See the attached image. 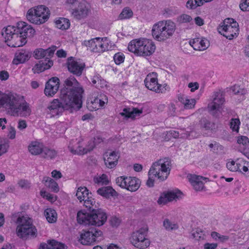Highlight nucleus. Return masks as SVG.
I'll list each match as a JSON object with an SVG mask.
<instances>
[{
    "label": "nucleus",
    "instance_id": "obj_1",
    "mask_svg": "<svg viewBox=\"0 0 249 249\" xmlns=\"http://www.w3.org/2000/svg\"><path fill=\"white\" fill-rule=\"evenodd\" d=\"M59 99H54L48 106L46 111L51 117L59 115L65 110L71 112L79 110L82 107L84 89L73 76H70L64 82Z\"/></svg>",
    "mask_w": 249,
    "mask_h": 249
},
{
    "label": "nucleus",
    "instance_id": "obj_2",
    "mask_svg": "<svg viewBox=\"0 0 249 249\" xmlns=\"http://www.w3.org/2000/svg\"><path fill=\"white\" fill-rule=\"evenodd\" d=\"M171 167V160L168 158L160 159L153 163L148 172V179L146 184L148 187H153L154 185V177L164 180L170 174Z\"/></svg>",
    "mask_w": 249,
    "mask_h": 249
},
{
    "label": "nucleus",
    "instance_id": "obj_3",
    "mask_svg": "<svg viewBox=\"0 0 249 249\" xmlns=\"http://www.w3.org/2000/svg\"><path fill=\"white\" fill-rule=\"evenodd\" d=\"M16 223L18 224L16 229L17 236L23 239L36 238L37 235L36 227L33 224L32 219L27 216H19Z\"/></svg>",
    "mask_w": 249,
    "mask_h": 249
},
{
    "label": "nucleus",
    "instance_id": "obj_4",
    "mask_svg": "<svg viewBox=\"0 0 249 249\" xmlns=\"http://www.w3.org/2000/svg\"><path fill=\"white\" fill-rule=\"evenodd\" d=\"M129 51L140 56H150L155 51L156 46L154 42L146 38L133 40L128 45Z\"/></svg>",
    "mask_w": 249,
    "mask_h": 249
},
{
    "label": "nucleus",
    "instance_id": "obj_5",
    "mask_svg": "<svg viewBox=\"0 0 249 249\" xmlns=\"http://www.w3.org/2000/svg\"><path fill=\"white\" fill-rule=\"evenodd\" d=\"M176 29L175 23L171 20L159 21L152 28V36L158 41H164L172 36Z\"/></svg>",
    "mask_w": 249,
    "mask_h": 249
},
{
    "label": "nucleus",
    "instance_id": "obj_6",
    "mask_svg": "<svg viewBox=\"0 0 249 249\" xmlns=\"http://www.w3.org/2000/svg\"><path fill=\"white\" fill-rule=\"evenodd\" d=\"M103 239V232L96 227H90L83 230L78 238V241L84 245L98 242Z\"/></svg>",
    "mask_w": 249,
    "mask_h": 249
},
{
    "label": "nucleus",
    "instance_id": "obj_7",
    "mask_svg": "<svg viewBox=\"0 0 249 249\" xmlns=\"http://www.w3.org/2000/svg\"><path fill=\"white\" fill-rule=\"evenodd\" d=\"M147 230V228H142L133 232L130 238L131 243L136 248L140 249L149 247L150 242L146 238Z\"/></svg>",
    "mask_w": 249,
    "mask_h": 249
},
{
    "label": "nucleus",
    "instance_id": "obj_8",
    "mask_svg": "<svg viewBox=\"0 0 249 249\" xmlns=\"http://www.w3.org/2000/svg\"><path fill=\"white\" fill-rule=\"evenodd\" d=\"M87 46L88 49L94 53H102L111 49L107 37H96L89 40H85L82 43Z\"/></svg>",
    "mask_w": 249,
    "mask_h": 249
},
{
    "label": "nucleus",
    "instance_id": "obj_9",
    "mask_svg": "<svg viewBox=\"0 0 249 249\" xmlns=\"http://www.w3.org/2000/svg\"><path fill=\"white\" fill-rule=\"evenodd\" d=\"M88 207L90 211V225L100 227L103 225L107 220L106 213L102 209H96L94 205Z\"/></svg>",
    "mask_w": 249,
    "mask_h": 249
},
{
    "label": "nucleus",
    "instance_id": "obj_10",
    "mask_svg": "<svg viewBox=\"0 0 249 249\" xmlns=\"http://www.w3.org/2000/svg\"><path fill=\"white\" fill-rule=\"evenodd\" d=\"M157 73L152 72L148 74L144 80L145 87L149 90L157 93H164L169 87L167 85L163 86L158 83Z\"/></svg>",
    "mask_w": 249,
    "mask_h": 249
},
{
    "label": "nucleus",
    "instance_id": "obj_11",
    "mask_svg": "<svg viewBox=\"0 0 249 249\" xmlns=\"http://www.w3.org/2000/svg\"><path fill=\"white\" fill-rule=\"evenodd\" d=\"M213 101L208 104V109L210 113L217 118L220 113V109L225 102L224 96L220 91L214 92L213 95Z\"/></svg>",
    "mask_w": 249,
    "mask_h": 249
},
{
    "label": "nucleus",
    "instance_id": "obj_12",
    "mask_svg": "<svg viewBox=\"0 0 249 249\" xmlns=\"http://www.w3.org/2000/svg\"><path fill=\"white\" fill-rule=\"evenodd\" d=\"M68 71L73 75L80 76L85 67V64L80 59H76L73 57H70L67 61Z\"/></svg>",
    "mask_w": 249,
    "mask_h": 249
},
{
    "label": "nucleus",
    "instance_id": "obj_13",
    "mask_svg": "<svg viewBox=\"0 0 249 249\" xmlns=\"http://www.w3.org/2000/svg\"><path fill=\"white\" fill-rule=\"evenodd\" d=\"M18 99L12 94H0V107L4 108L12 113Z\"/></svg>",
    "mask_w": 249,
    "mask_h": 249
},
{
    "label": "nucleus",
    "instance_id": "obj_14",
    "mask_svg": "<svg viewBox=\"0 0 249 249\" xmlns=\"http://www.w3.org/2000/svg\"><path fill=\"white\" fill-rule=\"evenodd\" d=\"M89 190L86 187H79L76 193L77 199L80 202L83 201L84 202V204L87 208L95 203L94 199L91 196H89Z\"/></svg>",
    "mask_w": 249,
    "mask_h": 249
},
{
    "label": "nucleus",
    "instance_id": "obj_15",
    "mask_svg": "<svg viewBox=\"0 0 249 249\" xmlns=\"http://www.w3.org/2000/svg\"><path fill=\"white\" fill-rule=\"evenodd\" d=\"M59 87V79L53 77L49 79L45 84L44 94L48 97H53L56 93Z\"/></svg>",
    "mask_w": 249,
    "mask_h": 249
},
{
    "label": "nucleus",
    "instance_id": "obj_16",
    "mask_svg": "<svg viewBox=\"0 0 249 249\" xmlns=\"http://www.w3.org/2000/svg\"><path fill=\"white\" fill-rule=\"evenodd\" d=\"M56 46H52L47 49L38 48L34 52V57L36 59H49L53 56L56 50Z\"/></svg>",
    "mask_w": 249,
    "mask_h": 249
},
{
    "label": "nucleus",
    "instance_id": "obj_17",
    "mask_svg": "<svg viewBox=\"0 0 249 249\" xmlns=\"http://www.w3.org/2000/svg\"><path fill=\"white\" fill-rule=\"evenodd\" d=\"M17 32L24 37H31L35 34V30L30 25L25 22L20 21L17 23Z\"/></svg>",
    "mask_w": 249,
    "mask_h": 249
},
{
    "label": "nucleus",
    "instance_id": "obj_18",
    "mask_svg": "<svg viewBox=\"0 0 249 249\" xmlns=\"http://www.w3.org/2000/svg\"><path fill=\"white\" fill-rule=\"evenodd\" d=\"M187 178L193 186L194 189L196 191L202 190L204 185L202 180H205L206 182L209 179L207 178L200 176H197L195 174H189L187 176Z\"/></svg>",
    "mask_w": 249,
    "mask_h": 249
},
{
    "label": "nucleus",
    "instance_id": "obj_19",
    "mask_svg": "<svg viewBox=\"0 0 249 249\" xmlns=\"http://www.w3.org/2000/svg\"><path fill=\"white\" fill-rule=\"evenodd\" d=\"M89 12V9L87 6L86 2L84 1L72 9L71 14L74 18L80 20L86 18Z\"/></svg>",
    "mask_w": 249,
    "mask_h": 249
},
{
    "label": "nucleus",
    "instance_id": "obj_20",
    "mask_svg": "<svg viewBox=\"0 0 249 249\" xmlns=\"http://www.w3.org/2000/svg\"><path fill=\"white\" fill-rule=\"evenodd\" d=\"M16 106L14 108L12 114L13 115L20 116L22 117L28 116L30 115L31 109L29 107V105L27 102L19 104L18 100Z\"/></svg>",
    "mask_w": 249,
    "mask_h": 249
},
{
    "label": "nucleus",
    "instance_id": "obj_21",
    "mask_svg": "<svg viewBox=\"0 0 249 249\" xmlns=\"http://www.w3.org/2000/svg\"><path fill=\"white\" fill-rule=\"evenodd\" d=\"M32 53L28 50H21L16 52L13 63L16 65L25 63L31 57Z\"/></svg>",
    "mask_w": 249,
    "mask_h": 249
},
{
    "label": "nucleus",
    "instance_id": "obj_22",
    "mask_svg": "<svg viewBox=\"0 0 249 249\" xmlns=\"http://www.w3.org/2000/svg\"><path fill=\"white\" fill-rule=\"evenodd\" d=\"M53 65V61L49 59H44L39 61L32 68L34 73H39L49 69Z\"/></svg>",
    "mask_w": 249,
    "mask_h": 249
},
{
    "label": "nucleus",
    "instance_id": "obj_23",
    "mask_svg": "<svg viewBox=\"0 0 249 249\" xmlns=\"http://www.w3.org/2000/svg\"><path fill=\"white\" fill-rule=\"evenodd\" d=\"M190 44L195 50L203 51L209 46V41L206 38H195L190 41Z\"/></svg>",
    "mask_w": 249,
    "mask_h": 249
},
{
    "label": "nucleus",
    "instance_id": "obj_24",
    "mask_svg": "<svg viewBox=\"0 0 249 249\" xmlns=\"http://www.w3.org/2000/svg\"><path fill=\"white\" fill-rule=\"evenodd\" d=\"M27 42V39L22 35H20L19 33L14 34L12 36V39L10 41L7 45L11 47H19L22 46Z\"/></svg>",
    "mask_w": 249,
    "mask_h": 249
},
{
    "label": "nucleus",
    "instance_id": "obj_25",
    "mask_svg": "<svg viewBox=\"0 0 249 249\" xmlns=\"http://www.w3.org/2000/svg\"><path fill=\"white\" fill-rule=\"evenodd\" d=\"M142 113V109H139L135 107H126L123 109V112L120 113V115L126 119L128 118L134 119L136 117L140 116Z\"/></svg>",
    "mask_w": 249,
    "mask_h": 249
},
{
    "label": "nucleus",
    "instance_id": "obj_26",
    "mask_svg": "<svg viewBox=\"0 0 249 249\" xmlns=\"http://www.w3.org/2000/svg\"><path fill=\"white\" fill-rule=\"evenodd\" d=\"M95 146V143L94 141H90L89 142V145L88 147L83 148L80 146H78L75 149L74 148L69 146V148L70 151L74 154L78 155H84L88 153V152L92 151Z\"/></svg>",
    "mask_w": 249,
    "mask_h": 249
},
{
    "label": "nucleus",
    "instance_id": "obj_27",
    "mask_svg": "<svg viewBox=\"0 0 249 249\" xmlns=\"http://www.w3.org/2000/svg\"><path fill=\"white\" fill-rule=\"evenodd\" d=\"M97 193L104 198L109 199L111 197L117 196L118 194L111 186L102 187L99 188L97 191Z\"/></svg>",
    "mask_w": 249,
    "mask_h": 249
},
{
    "label": "nucleus",
    "instance_id": "obj_28",
    "mask_svg": "<svg viewBox=\"0 0 249 249\" xmlns=\"http://www.w3.org/2000/svg\"><path fill=\"white\" fill-rule=\"evenodd\" d=\"M218 31L220 34L229 39H232L238 35V32L235 29L233 30L232 27L229 26H221L218 28Z\"/></svg>",
    "mask_w": 249,
    "mask_h": 249
},
{
    "label": "nucleus",
    "instance_id": "obj_29",
    "mask_svg": "<svg viewBox=\"0 0 249 249\" xmlns=\"http://www.w3.org/2000/svg\"><path fill=\"white\" fill-rule=\"evenodd\" d=\"M106 156L108 157L107 159L104 158L106 166L109 168L114 167L116 165L119 159L118 153L113 151L109 153L108 155V153H106Z\"/></svg>",
    "mask_w": 249,
    "mask_h": 249
},
{
    "label": "nucleus",
    "instance_id": "obj_30",
    "mask_svg": "<svg viewBox=\"0 0 249 249\" xmlns=\"http://www.w3.org/2000/svg\"><path fill=\"white\" fill-rule=\"evenodd\" d=\"M33 8H34L35 11H36V15L39 18H45V19H43V20H44V23L48 20L50 16V11L47 7L44 5H40L33 7Z\"/></svg>",
    "mask_w": 249,
    "mask_h": 249
},
{
    "label": "nucleus",
    "instance_id": "obj_31",
    "mask_svg": "<svg viewBox=\"0 0 249 249\" xmlns=\"http://www.w3.org/2000/svg\"><path fill=\"white\" fill-rule=\"evenodd\" d=\"M177 193L169 192L162 194L158 200V203L160 205H165L168 202H170L178 198Z\"/></svg>",
    "mask_w": 249,
    "mask_h": 249
},
{
    "label": "nucleus",
    "instance_id": "obj_32",
    "mask_svg": "<svg viewBox=\"0 0 249 249\" xmlns=\"http://www.w3.org/2000/svg\"><path fill=\"white\" fill-rule=\"evenodd\" d=\"M16 33H18L17 32V26L9 25L2 30L1 34L5 38V42L8 43L12 39V36H13L14 34Z\"/></svg>",
    "mask_w": 249,
    "mask_h": 249
},
{
    "label": "nucleus",
    "instance_id": "obj_33",
    "mask_svg": "<svg viewBox=\"0 0 249 249\" xmlns=\"http://www.w3.org/2000/svg\"><path fill=\"white\" fill-rule=\"evenodd\" d=\"M36 11H35L34 8H31L27 12L26 18L31 23L36 24H41L44 23V20L39 18L37 15H36Z\"/></svg>",
    "mask_w": 249,
    "mask_h": 249
},
{
    "label": "nucleus",
    "instance_id": "obj_34",
    "mask_svg": "<svg viewBox=\"0 0 249 249\" xmlns=\"http://www.w3.org/2000/svg\"><path fill=\"white\" fill-rule=\"evenodd\" d=\"M44 145L38 142H32L28 146V150L31 154L37 155L41 154Z\"/></svg>",
    "mask_w": 249,
    "mask_h": 249
},
{
    "label": "nucleus",
    "instance_id": "obj_35",
    "mask_svg": "<svg viewBox=\"0 0 249 249\" xmlns=\"http://www.w3.org/2000/svg\"><path fill=\"white\" fill-rule=\"evenodd\" d=\"M90 212L89 213L79 211L77 214V220L78 223L84 225H90Z\"/></svg>",
    "mask_w": 249,
    "mask_h": 249
},
{
    "label": "nucleus",
    "instance_id": "obj_36",
    "mask_svg": "<svg viewBox=\"0 0 249 249\" xmlns=\"http://www.w3.org/2000/svg\"><path fill=\"white\" fill-rule=\"evenodd\" d=\"M200 124L201 128L211 131H215L217 127L214 122H211L206 118L202 119L200 121Z\"/></svg>",
    "mask_w": 249,
    "mask_h": 249
},
{
    "label": "nucleus",
    "instance_id": "obj_37",
    "mask_svg": "<svg viewBox=\"0 0 249 249\" xmlns=\"http://www.w3.org/2000/svg\"><path fill=\"white\" fill-rule=\"evenodd\" d=\"M57 155V152L55 150L44 146L41 154L43 158L49 160L54 159Z\"/></svg>",
    "mask_w": 249,
    "mask_h": 249
},
{
    "label": "nucleus",
    "instance_id": "obj_38",
    "mask_svg": "<svg viewBox=\"0 0 249 249\" xmlns=\"http://www.w3.org/2000/svg\"><path fill=\"white\" fill-rule=\"evenodd\" d=\"M43 182H44L45 186L51 189L53 192L56 193L59 191V189L57 183L52 178L45 177L43 178Z\"/></svg>",
    "mask_w": 249,
    "mask_h": 249
},
{
    "label": "nucleus",
    "instance_id": "obj_39",
    "mask_svg": "<svg viewBox=\"0 0 249 249\" xmlns=\"http://www.w3.org/2000/svg\"><path fill=\"white\" fill-rule=\"evenodd\" d=\"M127 180H129L128 181V182L129 183L128 185V188L127 190L131 191L134 192L137 190L140 186V180L135 177H129Z\"/></svg>",
    "mask_w": 249,
    "mask_h": 249
},
{
    "label": "nucleus",
    "instance_id": "obj_40",
    "mask_svg": "<svg viewBox=\"0 0 249 249\" xmlns=\"http://www.w3.org/2000/svg\"><path fill=\"white\" fill-rule=\"evenodd\" d=\"M47 221L51 223L56 222L57 219V213L55 211L51 208H48L45 210L44 213Z\"/></svg>",
    "mask_w": 249,
    "mask_h": 249
},
{
    "label": "nucleus",
    "instance_id": "obj_41",
    "mask_svg": "<svg viewBox=\"0 0 249 249\" xmlns=\"http://www.w3.org/2000/svg\"><path fill=\"white\" fill-rule=\"evenodd\" d=\"M213 0H188L186 3L187 8L191 9H196L198 6H200L204 2L211 1Z\"/></svg>",
    "mask_w": 249,
    "mask_h": 249
},
{
    "label": "nucleus",
    "instance_id": "obj_42",
    "mask_svg": "<svg viewBox=\"0 0 249 249\" xmlns=\"http://www.w3.org/2000/svg\"><path fill=\"white\" fill-rule=\"evenodd\" d=\"M56 27L62 30L68 29L70 26V22L67 18H60L55 22Z\"/></svg>",
    "mask_w": 249,
    "mask_h": 249
},
{
    "label": "nucleus",
    "instance_id": "obj_43",
    "mask_svg": "<svg viewBox=\"0 0 249 249\" xmlns=\"http://www.w3.org/2000/svg\"><path fill=\"white\" fill-rule=\"evenodd\" d=\"M189 130H181L184 132L180 133L181 138L182 139H192L197 137V134L193 129L190 128Z\"/></svg>",
    "mask_w": 249,
    "mask_h": 249
},
{
    "label": "nucleus",
    "instance_id": "obj_44",
    "mask_svg": "<svg viewBox=\"0 0 249 249\" xmlns=\"http://www.w3.org/2000/svg\"><path fill=\"white\" fill-rule=\"evenodd\" d=\"M132 11L128 7L124 8L119 16L120 19H127L131 18L133 16Z\"/></svg>",
    "mask_w": 249,
    "mask_h": 249
},
{
    "label": "nucleus",
    "instance_id": "obj_45",
    "mask_svg": "<svg viewBox=\"0 0 249 249\" xmlns=\"http://www.w3.org/2000/svg\"><path fill=\"white\" fill-rule=\"evenodd\" d=\"M95 183L101 184V185H107L109 183V180L106 174H102L101 176L95 178H94Z\"/></svg>",
    "mask_w": 249,
    "mask_h": 249
},
{
    "label": "nucleus",
    "instance_id": "obj_46",
    "mask_svg": "<svg viewBox=\"0 0 249 249\" xmlns=\"http://www.w3.org/2000/svg\"><path fill=\"white\" fill-rule=\"evenodd\" d=\"M240 124V121L238 118H232L230 121V128L233 131L238 132Z\"/></svg>",
    "mask_w": 249,
    "mask_h": 249
},
{
    "label": "nucleus",
    "instance_id": "obj_47",
    "mask_svg": "<svg viewBox=\"0 0 249 249\" xmlns=\"http://www.w3.org/2000/svg\"><path fill=\"white\" fill-rule=\"evenodd\" d=\"M192 20V17L187 14H182L177 18V21L180 24L190 22Z\"/></svg>",
    "mask_w": 249,
    "mask_h": 249
},
{
    "label": "nucleus",
    "instance_id": "obj_48",
    "mask_svg": "<svg viewBox=\"0 0 249 249\" xmlns=\"http://www.w3.org/2000/svg\"><path fill=\"white\" fill-rule=\"evenodd\" d=\"M51 243H53V244L50 245V247L47 249H66L67 248L64 244L57 242L55 240H53Z\"/></svg>",
    "mask_w": 249,
    "mask_h": 249
},
{
    "label": "nucleus",
    "instance_id": "obj_49",
    "mask_svg": "<svg viewBox=\"0 0 249 249\" xmlns=\"http://www.w3.org/2000/svg\"><path fill=\"white\" fill-rule=\"evenodd\" d=\"M163 226L168 231L176 230L178 228L177 224L172 223L168 219H165L164 220Z\"/></svg>",
    "mask_w": 249,
    "mask_h": 249
},
{
    "label": "nucleus",
    "instance_id": "obj_50",
    "mask_svg": "<svg viewBox=\"0 0 249 249\" xmlns=\"http://www.w3.org/2000/svg\"><path fill=\"white\" fill-rule=\"evenodd\" d=\"M115 63L117 65H119L124 61V55L122 53H117L113 56Z\"/></svg>",
    "mask_w": 249,
    "mask_h": 249
},
{
    "label": "nucleus",
    "instance_id": "obj_51",
    "mask_svg": "<svg viewBox=\"0 0 249 249\" xmlns=\"http://www.w3.org/2000/svg\"><path fill=\"white\" fill-rule=\"evenodd\" d=\"M239 7L243 11H249V0H241Z\"/></svg>",
    "mask_w": 249,
    "mask_h": 249
},
{
    "label": "nucleus",
    "instance_id": "obj_52",
    "mask_svg": "<svg viewBox=\"0 0 249 249\" xmlns=\"http://www.w3.org/2000/svg\"><path fill=\"white\" fill-rule=\"evenodd\" d=\"M103 97L101 95L99 97H97L95 99L94 103L99 104V107H103L106 103V102H107V98L105 95L103 96Z\"/></svg>",
    "mask_w": 249,
    "mask_h": 249
},
{
    "label": "nucleus",
    "instance_id": "obj_53",
    "mask_svg": "<svg viewBox=\"0 0 249 249\" xmlns=\"http://www.w3.org/2000/svg\"><path fill=\"white\" fill-rule=\"evenodd\" d=\"M9 147L8 143L0 142V156L5 153Z\"/></svg>",
    "mask_w": 249,
    "mask_h": 249
},
{
    "label": "nucleus",
    "instance_id": "obj_54",
    "mask_svg": "<svg viewBox=\"0 0 249 249\" xmlns=\"http://www.w3.org/2000/svg\"><path fill=\"white\" fill-rule=\"evenodd\" d=\"M196 104V100L194 99H189L188 98V101H186L184 104V107L186 109H191L194 107Z\"/></svg>",
    "mask_w": 249,
    "mask_h": 249
},
{
    "label": "nucleus",
    "instance_id": "obj_55",
    "mask_svg": "<svg viewBox=\"0 0 249 249\" xmlns=\"http://www.w3.org/2000/svg\"><path fill=\"white\" fill-rule=\"evenodd\" d=\"M182 130H180L179 131H175V130H170L168 132V134L169 136L172 137L174 138H181L180 133H183L184 132L181 131Z\"/></svg>",
    "mask_w": 249,
    "mask_h": 249
},
{
    "label": "nucleus",
    "instance_id": "obj_56",
    "mask_svg": "<svg viewBox=\"0 0 249 249\" xmlns=\"http://www.w3.org/2000/svg\"><path fill=\"white\" fill-rule=\"evenodd\" d=\"M232 92L234 94H244V91L238 85H234L231 88Z\"/></svg>",
    "mask_w": 249,
    "mask_h": 249
},
{
    "label": "nucleus",
    "instance_id": "obj_57",
    "mask_svg": "<svg viewBox=\"0 0 249 249\" xmlns=\"http://www.w3.org/2000/svg\"><path fill=\"white\" fill-rule=\"evenodd\" d=\"M236 164V168L237 169V171L241 172V168H242V166L243 164H248V163H246L244 160L238 159L235 161Z\"/></svg>",
    "mask_w": 249,
    "mask_h": 249
},
{
    "label": "nucleus",
    "instance_id": "obj_58",
    "mask_svg": "<svg viewBox=\"0 0 249 249\" xmlns=\"http://www.w3.org/2000/svg\"><path fill=\"white\" fill-rule=\"evenodd\" d=\"M203 235V232L201 231L197 230L192 233V236L193 238L199 240H200L202 236Z\"/></svg>",
    "mask_w": 249,
    "mask_h": 249
},
{
    "label": "nucleus",
    "instance_id": "obj_59",
    "mask_svg": "<svg viewBox=\"0 0 249 249\" xmlns=\"http://www.w3.org/2000/svg\"><path fill=\"white\" fill-rule=\"evenodd\" d=\"M236 164L235 161L232 160L231 161L228 162L227 163V168L232 172L237 171V169L236 168Z\"/></svg>",
    "mask_w": 249,
    "mask_h": 249
},
{
    "label": "nucleus",
    "instance_id": "obj_60",
    "mask_svg": "<svg viewBox=\"0 0 249 249\" xmlns=\"http://www.w3.org/2000/svg\"><path fill=\"white\" fill-rule=\"evenodd\" d=\"M84 1L82 0H67V2L72 6V8H74L78 6L81 3Z\"/></svg>",
    "mask_w": 249,
    "mask_h": 249
},
{
    "label": "nucleus",
    "instance_id": "obj_61",
    "mask_svg": "<svg viewBox=\"0 0 249 249\" xmlns=\"http://www.w3.org/2000/svg\"><path fill=\"white\" fill-rule=\"evenodd\" d=\"M116 184L121 187L122 188H124L126 187V184L124 183V176H121L118 177L116 179Z\"/></svg>",
    "mask_w": 249,
    "mask_h": 249
},
{
    "label": "nucleus",
    "instance_id": "obj_62",
    "mask_svg": "<svg viewBox=\"0 0 249 249\" xmlns=\"http://www.w3.org/2000/svg\"><path fill=\"white\" fill-rule=\"evenodd\" d=\"M18 184L21 188L28 189L30 187V183L26 180H20Z\"/></svg>",
    "mask_w": 249,
    "mask_h": 249
},
{
    "label": "nucleus",
    "instance_id": "obj_63",
    "mask_svg": "<svg viewBox=\"0 0 249 249\" xmlns=\"http://www.w3.org/2000/svg\"><path fill=\"white\" fill-rule=\"evenodd\" d=\"M237 142L239 144L246 145L247 143H249V139L247 137L242 136L238 138L237 140Z\"/></svg>",
    "mask_w": 249,
    "mask_h": 249
},
{
    "label": "nucleus",
    "instance_id": "obj_64",
    "mask_svg": "<svg viewBox=\"0 0 249 249\" xmlns=\"http://www.w3.org/2000/svg\"><path fill=\"white\" fill-rule=\"evenodd\" d=\"M9 77V74L6 71L3 70L0 71V80L1 81H5Z\"/></svg>",
    "mask_w": 249,
    "mask_h": 249
}]
</instances>
